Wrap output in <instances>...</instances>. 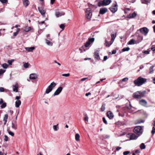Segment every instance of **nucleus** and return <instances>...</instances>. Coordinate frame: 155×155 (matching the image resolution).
<instances>
[{
  "label": "nucleus",
  "mask_w": 155,
  "mask_h": 155,
  "mask_svg": "<svg viewBox=\"0 0 155 155\" xmlns=\"http://www.w3.org/2000/svg\"><path fill=\"white\" fill-rule=\"evenodd\" d=\"M146 79L140 77L134 81V83L135 86H140L146 82Z\"/></svg>",
  "instance_id": "obj_1"
},
{
  "label": "nucleus",
  "mask_w": 155,
  "mask_h": 155,
  "mask_svg": "<svg viewBox=\"0 0 155 155\" xmlns=\"http://www.w3.org/2000/svg\"><path fill=\"white\" fill-rule=\"evenodd\" d=\"M143 126H136L134 128V132L137 135L139 136L142 134L143 132Z\"/></svg>",
  "instance_id": "obj_2"
},
{
  "label": "nucleus",
  "mask_w": 155,
  "mask_h": 155,
  "mask_svg": "<svg viewBox=\"0 0 155 155\" xmlns=\"http://www.w3.org/2000/svg\"><path fill=\"white\" fill-rule=\"evenodd\" d=\"M56 85V84L54 82L51 83L46 89L45 91V94H48L50 92L54 89Z\"/></svg>",
  "instance_id": "obj_3"
},
{
  "label": "nucleus",
  "mask_w": 155,
  "mask_h": 155,
  "mask_svg": "<svg viewBox=\"0 0 155 155\" xmlns=\"http://www.w3.org/2000/svg\"><path fill=\"white\" fill-rule=\"evenodd\" d=\"M111 2V0H103L99 2L98 3V5L99 7L106 6L109 5Z\"/></svg>",
  "instance_id": "obj_4"
},
{
  "label": "nucleus",
  "mask_w": 155,
  "mask_h": 155,
  "mask_svg": "<svg viewBox=\"0 0 155 155\" xmlns=\"http://www.w3.org/2000/svg\"><path fill=\"white\" fill-rule=\"evenodd\" d=\"M92 15V12L91 9L89 8L86 9V16L87 19H90Z\"/></svg>",
  "instance_id": "obj_5"
},
{
  "label": "nucleus",
  "mask_w": 155,
  "mask_h": 155,
  "mask_svg": "<svg viewBox=\"0 0 155 155\" xmlns=\"http://www.w3.org/2000/svg\"><path fill=\"white\" fill-rule=\"evenodd\" d=\"M109 9L113 13L116 12L117 10V3H116L115 4H113Z\"/></svg>",
  "instance_id": "obj_6"
},
{
  "label": "nucleus",
  "mask_w": 155,
  "mask_h": 155,
  "mask_svg": "<svg viewBox=\"0 0 155 155\" xmlns=\"http://www.w3.org/2000/svg\"><path fill=\"white\" fill-rule=\"evenodd\" d=\"M52 40L50 38H47L45 39V42L46 45L49 46H52L53 43L52 42Z\"/></svg>",
  "instance_id": "obj_7"
},
{
  "label": "nucleus",
  "mask_w": 155,
  "mask_h": 155,
  "mask_svg": "<svg viewBox=\"0 0 155 155\" xmlns=\"http://www.w3.org/2000/svg\"><path fill=\"white\" fill-rule=\"evenodd\" d=\"M140 31L142 34L146 36L148 33V30L147 28L143 27L140 29Z\"/></svg>",
  "instance_id": "obj_8"
},
{
  "label": "nucleus",
  "mask_w": 155,
  "mask_h": 155,
  "mask_svg": "<svg viewBox=\"0 0 155 155\" xmlns=\"http://www.w3.org/2000/svg\"><path fill=\"white\" fill-rule=\"evenodd\" d=\"M128 137H129L131 140H136L139 136H136L134 134L131 133L128 134Z\"/></svg>",
  "instance_id": "obj_9"
},
{
  "label": "nucleus",
  "mask_w": 155,
  "mask_h": 155,
  "mask_svg": "<svg viewBox=\"0 0 155 155\" xmlns=\"http://www.w3.org/2000/svg\"><path fill=\"white\" fill-rule=\"evenodd\" d=\"M140 105L144 107H147V102L144 99H141L139 101Z\"/></svg>",
  "instance_id": "obj_10"
},
{
  "label": "nucleus",
  "mask_w": 155,
  "mask_h": 155,
  "mask_svg": "<svg viewBox=\"0 0 155 155\" xmlns=\"http://www.w3.org/2000/svg\"><path fill=\"white\" fill-rule=\"evenodd\" d=\"M63 89V87H59L55 91L54 94V96L58 95L61 92Z\"/></svg>",
  "instance_id": "obj_11"
},
{
  "label": "nucleus",
  "mask_w": 155,
  "mask_h": 155,
  "mask_svg": "<svg viewBox=\"0 0 155 155\" xmlns=\"http://www.w3.org/2000/svg\"><path fill=\"white\" fill-rule=\"evenodd\" d=\"M143 39V37L140 35H138L137 36V40H136L137 42L136 43V44H138L140 42H141Z\"/></svg>",
  "instance_id": "obj_12"
},
{
  "label": "nucleus",
  "mask_w": 155,
  "mask_h": 155,
  "mask_svg": "<svg viewBox=\"0 0 155 155\" xmlns=\"http://www.w3.org/2000/svg\"><path fill=\"white\" fill-rule=\"evenodd\" d=\"M38 9L39 12L42 15L43 17H45V14L46 12V11L44 10L43 8H40V7L38 8Z\"/></svg>",
  "instance_id": "obj_13"
},
{
  "label": "nucleus",
  "mask_w": 155,
  "mask_h": 155,
  "mask_svg": "<svg viewBox=\"0 0 155 155\" xmlns=\"http://www.w3.org/2000/svg\"><path fill=\"white\" fill-rule=\"evenodd\" d=\"M65 15V13L63 12H56L55 15L57 17H59Z\"/></svg>",
  "instance_id": "obj_14"
},
{
  "label": "nucleus",
  "mask_w": 155,
  "mask_h": 155,
  "mask_svg": "<svg viewBox=\"0 0 155 155\" xmlns=\"http://www.w3.org/2000/svg\"><path fill=\"white\" fill-rule=\"evenodd\" d=\"M138 93L139 92L137 91L134 93L133 94V97L135 98H140L141 97Z\"/></svg>",
  "instance_id": "obj_15"
},
{
  "label": "nucleus",
  "mask_w": 155,
  "mask_h": 155,
  "mask_svg": "<svg viewBox=\"0 0 155 155\" xmlns=\"http://www.w3.org/2000/svg\"><path fill=\"white\" fill-rule=\"evenodd\" d=\"M107 11V9L106 8H101L100 10V13L101 14H104Z\"/></svg>",
  "instance_id": "obj_16"
},
{
  "label": "nucleus",
  "mask_w": 155,
  "mask_h": 155,
  "mask_svg": "<svg viewBox=\"0 0 155 155\" xmlns=\"http://www.w3.org/2000/svg\"><path fill=\"white\" fill-rule=\"evenodd\" d=\"M116 33H111V44H112V43L114 42V41L116 37Z\"/></svg>",
  "instance_id": "obj_17"
},
{
  "label": "nucleus",
  "mask_w": 155,
  "mask_h": 155,
  "mask_svg": "<svg viewBox=\"0 0 155 155\" xmlns=\"http://www.w3.org/2000/svg\"><path fill=\"white\" fill-rule=\"evenodd\" d=\"M107 117L110 119H112L114 117L113 114L110 111H108L107 112Z\"/></svg>",
  "instance_id": "obj_18"
},
{
  "label": "nucleus",
  "mask_w": 155,
  "mask_h": 155,
  "mask_svg": "<svg viewBox=\"0 0 155 155\" xmlns=\"http://www.w3.org/2000/svg\"><path fill=\"white\" fill-rule=\"evenodd\" d=\"M32 29H33V28L31 27L26 26L24 27V31L26 32H28Z\"/></svg>",
  "instance_id": "obj_19"
},
{
  "label": "nucleus",
  "mask_w": 155,
  "mask_h": 155,
  "mask_svg": "<svg viewBox=\"0 0 155 155\" xmlns=\"http://www.w3.org/2000/svg\"><path fill=\"white\" fill-rule=\"evenodd\" d=\"M18 84L16 83L15 85L13 86V91L16 92L18 91Z\"/></svg>",
  "instance_id": "obj_20"
},
{
  "label": "nucleus",
  "mask_w": 155,
  "mask_h": 155,
  "mask_svg": "<svg viewBox=\"0 0 155 155\" xmlns=\"http://www.w3.org/2000/svg\"><path fill=\"white\" fill-rule=\"evenodd\" d=\"M29 78L30 79H35L37 78V75L35 74H31L30 75Z\"/></svg>",
  "instance_id": "obj_21"
},
{
  "label": "nucleus",
  "mask_w": 155,
  "mask_h": 155,
  "mask_svg": "<svg viewBox=\"0 0 155 155\" xmlns=\"http://www.w3.org/2000/svg\"><path fill=\"white\" fill-rule=\"evenodd\" d=\"M137 42L136 40L134 39H132L128 42L127 44L129 45H134L136 44V43Z\"/></svg>",
  "instance_id": "obj_22"
},
{
  "label": "nucleus",
  "mask_w": 155,
  "mask_h": 155,
  "mask_svg": "<svg viewBox=\"0 0 155 155\" xmlns=\"http://www.w3.org/2000/svg\"><path fill=\"white\" fill-rule=\"evenodd\" d=\"M25 49L28 52H32L35 49V48L34 47H26Z\"/></svg>",
  "instance_id": "obj_23"
},
{
  "label": "nucleus",
  "mask_w": 155,
  "mask_h": 155,
  "mask_svg": "<svg viewBox=\"0 0 155 155\" xmlns=\"http://www.w3.org/2000/svg\"><path fill=\"white\" fill-rule=\"evenodd\" d=\"M24 5L25 7H27L29 4L28 0H22Z\"/></svg>",
  "instance_id": "obj_24"
},
{
  "label": "nucleus",
  "mask_w": 155,
  "mask_h": 155,
  "mask_svg": "<svg viewBox=\"0 0 155 155\" xmlns=\"http://www.w3.org/2000/svg\"><path fill=\"white\" fill-rule=\"evenodd\" d=\"M136 13L135 12H134L132 13L129 14L128 16V17L130 18H133L136 17Z\"/></svg>",
  "instance_id": "obj_25"
},
{
  "label": "nucleus",
  "mask_w": 155,
  "mask_h": 155,
  "mask_svg": "<svg viewBox=\"0 0 155 155\" xmlns=\"http://www.w3.org/2000/svg\"><path fill=\"white\" fill-rule=\"evenodd\" d=\"M8 115L7 114H5L3 117V121L4 122V125L6 124L7 122V120L8 118Z\"/></svg>",
  "instance_id": "obj_26"
},
{
  "label": "nucleus",
  "mask_w": 155,
  "mask_h": 155,
  "mask_svg": "<svg viewBox=\"0 0 155 155\" xmlns=\"http://www.w3.org/2000/svg\"><path fill=\"white\" fill-rule=\"evenodd\" d=\"M152 125L153 126V127L152 128L151 133L152 135H153L155 133V120H154L152 123Z\"/></svg>",
  "instance_id": "obj_27"
},
{
  "label": "nucleus",
  "mask_w": 155,
  "mask_h": 155,
  "mask_svg": "<svg viewBox=\"0 0 155 155\" xmlns=\"http://www.w3.org/2000/svg\"><path fill=\"white\" fill-rule=\"evenodd\" d=\"M95 58L99 60L100 59L99 53L98 51H96L94 52V53Z\"/></svg>",
  "instance_id": "obj_28"
},
{
  "label": "nucleus",
  "mask_w": 155,
  "mask_h": 155,
  "mask_svg": "<svg viewBox=\"0 0 155 155\" xmlns=\"http://www.w3.org/2000/svg\"><path fill=\"white\" fill-rule=\"evenodd\" d=\"M21 102L20 100L16 101L15 102V106L16 107H18L21 104Z\"/></svg>",
  "instance_id": "obj_29"
},
{
  "label": "nucleus",
  "mask_w": 155,
  "mask_h": 155,
  "mask_svg": "<svg viewBox=\"0 0 155 155\" xmlns=\"http://www.w3.org/2000/svg\"><path fill=\"white\" fill-rule=\"evenodd\" d=\"M139 92V94L140 95V96L141 97V98L143 97L145 94L146 93V91H144L143 92L141 91H137Z\"/></svg>",
  "instance_id": "obj_30"
},
{
  "label": "nucleus",
  "mask_w": 155,
  "mask_h": 155,
  "mask_svg": "<svg viewBox=\"0 0 155 155\" xmlns=\"http://www.w3.org/2000/svg\"><path fill=\"white\" fill-rule=\"evenodd\" d=\"M38 23L39 25V26L40 27L41 25H44L43 27H46V25L45 24V21H38Z\"/></svg>",
  "instance_id": "obj_31"
},
{
  "label": "nucleus",
  "mask_w": 155,
  "mask_h": 155,
  "mask_svg": "<svg viewBox=\"0 0 155 155\" xmlns=\"http://www.w3.org/2000/svg\"><path fill=\"white\" fill-rule=\"evenodd\" d=\"M12 127L13 129L15 130L17 129V124L16 121H15V123L13 122L12 123Z\"/></svg>",
  "instance_id": "obj_32"
},
{
  "label": "nucleus",
  "mask_w": 155,
  "mask_h": 155,
  "mask_svg": "<svg viewBox=\"0 0 155 155\" xmlns=\"http://www.w3.org/2000/svg\"><path fill=\"white\" fill-rule=\"evenodd\" d=\"M80 136L79 134H76L75 136V140L76 141H78L80 140Z\"/></svg>",
  "instance_id": "obj_33"
},
{
  "label": "nucleus",
  "mask_w": 155,
  "mask_h": 155,
  "mask_svg": "<svg viewBox=\"0 0 155 155\" xmlns=\"http://www.w3.org/2000/svg\"><path fill=\"white\" fill-rule=\"evenodd\" d=\"M23 67L25 68H28L29 67V64L28 62H23Z\"/></svg>",
  "instance_id": "obj_34"
},
{
  "label": "nucleus",
  "mask_w": 155,
  "mask_h": 155,
  "mask_svg": "<svg viewBox=\"0 0 155 155\" xmlns=\"http://www.w3.org/2000/svg\"><path fill=\"white\" fill-rule=\"evenodd\" d=\"M5 70L2 69H0V76H2L3 74L5 72ZM2 77H0V78Z\"/></svg>",
  "instance_id": "obj_35"
},
{
  "label": "nucleus",
  "mask_w": 155,
  "mask_h": 155,
  "mask_svg": "<svg viewBox=\"0 0 155 155\" xmlns=\"http://www.w3.org/2000/svg\"><path fill=\"white\" fill-rule=\"evenodd\" d=\"M20 31V29L19 28H18L17 29V31L15 32L14 33H13V35L14 36H16L18 34V32H19V31Z\"/></svg>",
  "instance_id": "obj_36"
},
{
  "label": "nucleus",
  "mask_w": 155,
  "mask_h": 155,
  "mask_svg": "<svg viewBox=\"0 0 155 155\" xmlns=\"http://www.w3.org/2000/svg\"><path fill=\"white\" fill-rule=\"evenodd\" d=\"M130 48L128 47H126V48H123L122 49V51L123 52H124V51H128L130 50Z\"/></svg>",
  "instance_id": "obj_37"
},
{
  "label": "nucleus",
  "mask_w": 155,
  "mask_h": 155,
  "mask_svg": "<svg viewBox=\"0 0 155 155\" xmlns=\"http://www.w3.org/2000/svg\"><path fill=\"white\" fill-rule=\"evenodd\" d=\"M8 65L6 64V63H4L2 65V67L4 68H5V69H6L8 68Z\"/></svg>",
  "instance_id": "obj_38"
},
{
  "label": "nucleus",
  "mask_w": 155,
  "mask_h": 155,
  "mask_svg": "<svg viewBox=\"0 0 155 155\" xmlns=\"http://www.w3.org/2000/svg\"><path fill=\"white\" fill-rule=\"evenodd\" d=\"M53 128L54 131H57L58 129V125H55L53 126Z\"/></svg>",
  "instance_id": "obj_39"
},
{
  "label": "nucleus",
  "mask_w": 155,
  "mask_h": 155,
  "mask_svg": "<svg viewBox=\"0 0 155 155\" xmlns=\"http://www.w3.org/2000/svg\"><path fill=\"white\" fill-rule=\"evenodd\" d=\"M154 67V66H151L150 68V73H153V68Z\"/></svg>",
  "instance_id": "obj_40"
},
{
  "label": "nucleus",
  "mask_w": 155,
  "mask_h": 155,
  "mask_svg": "<svg viewBox=\"0 0 155 155\" xmlns=\"http://www.w3.org/2000/svg\"><path fill=\"white\" fill-rule=\"evenodd\" d=\"M140 147L141 149H144L145 148V146L144 143H142L140 145Z\"/></svg>",
  "instance_id": "obj_41"
},
{
  "label": "nucleus",
  "mask_w": 155,
  "mask_h": 155,
  "mask_svg": "<svg viewBox=\"0 0 155 155\" xmlns=\"http://www.w3.org/2000/svg\"><path fill=\"white\" fill-rule=\"evenodd\" d=\"M112 44H111V42H110V44H109V42L107 41V40H105V45L107 47H109Z\"/></svg>",
  "instance_id": "obj_42"
},
{
  "label": "nucleus",
  "mask_w": 155,
  "mask_h": 155,
  "mask_svg": "<svg viewBox=\"0 0 155 155\" xmlns=\"http://www.w3.org/2000/svg\"><path fill=\"white\" fill-rule=\"evenodd\" d=\"M105 104H103L101 108V110L102 111H103L105 110Z\"/></svg>",
  "instance_id": "obj_43"
},
{
  "label": "nucleus",
  "mask_w": 155,
  "mask_h": 155,
  "mask_svg": "<svg viewBox=\"0 0 155 155\" xmlns=\"http://www.w3.org/2000/svg\"><path fill=\"white\" fill-rule=\"evenodd\" d=\"M84 120L87 121H88V117L87 114L84 115Z\"/></svg>",
  "instance_id": "obj_44"
},
{
  "label": "nucleus",
  "mask_w": 155,
  "mask_h": 155,
  "mask_svg": "<svg viewBox=\"0 0 155 155\" xmlns=\"http://www.w3.org/2000/svg\"><path fill=\"white\" fill-rule=\"evenodd\" d=\"M144 122V121L142 120H138L137 122L136 123V124H140L141 123H143Z\"/></svg>",
  "instance_id": "obj_45"
},
{
  "label": "nucleus",
  "mask_w": 155,
  "mask_h": 155,
  "mask_svg": "<svg viewBox=\"0 0 155 155\" xmlns=\"http://www.w3.org/2000/svg\"><path fill=\"white\" fill-rule=\"evenodd\" d=\"M94 38H90L89 39L88 41L89 42H90L91 44V43L93 42L94 41Z\"/></svg>",
  "instance_id": "obj_46"
},
{
  "label": "nucleus",
  "mask_w": 155,
  "mask_h": 155,
  "mask_svg": "<svg viewBox=\"0 0 155 155\" xmlns=\"http://www.w3.org/2000/svg\"><path fill=\"white\" fill-rule=\"evenodd\" d=\"M6 103H3L1 106V108L2 109L6 107Z\"/></svg>",
  "instance_id": "obj_47"
},
{
  "label": "nucleus",
  "mask_w": 155,
  "mask_h": 155,
  "mask_svg": "<svg viewBox=\"0 0 155 155\" xmlns=\"http://www.w3.org/2000/svg\"><path fill=\"white\" fill-rule=\"evenodd\" d=\"M8 134L10 135H11V136H12V137H13L14 136V134L13 133V132H12L10 130L8 131Z\"/></svg>",
  "instance_id": "obj_48"
},
{
  "label": "nucleus",
  "mask_w": 155,
  "mask_h": 155,
  "mask_svg": "<svg viewBox=\"0 0 155 155\" xmlns=\"http://www.w3.org/2000/svg\"><path fill=\"white\" fill-rule=\"evenodd\" d=\"M90 42H89L88 41L87 42L85 43V47H87L89 46V45H90Z\"/></svg>",
  "instance_id": "obj_49"
},
{
  "label": "nucleus",
  "mask_w": 155,
  "mask_h": 155,
  "mask_svg": "<svg viewBox=\"0 0 155 155\" xmlns=\"http://www.w3.org/2000/svg\"><path fill=\"white\" fill-rule=\"evenodd\" d=\"M14 61V60H8V64L11 65L12 64V63Z\"/></svg>",
  "instance_id": "obj_50"
},
{
  "label": "nucleus",
  "mask_w": 155,
  "mask_h": 155,
  "mask_svg": "<svg viewBox=\"0 0 155 155\" xmlns=\"http://www.w3.org/2000/svg\"><path fill=\"white\" fill-rule=\"evenodd\" d=\"M65 27L64 25L63 24H61L60 25V28L62 29V30H64Z\"/></svg>",
  "instance_id": "obj_51"
},
{
  "label": "nucleus",
  "mask_w": 155,
  "mask_h": 155,
  "mask_svg": "<svg viewBox=\"0 0 155 155\" xmlns=\"http://www.w3.org/2000/svg\"><path fill=\"white\" fill-rule=\"evenodd\" d=\"M0 1L2 4H4L7 3L8 0H0Z\"/></svg>",
  "instance_id": "obj_52"
},
{
  "label": "nucleus",
  "mask_w": 155,
  "mask_h": 155,
  "mask_svg": "<svg viewBox=\"0 0 155 155\" xmlns=\"http://www.w3.org/2000/svg\"><path fill=\"white\" fill-rule=\"evenodd\" d=\"M8 138L6 135L4 136V140L5 141H7L8 140Z\"/></svg>",
  "instance_id": "obj_53"
},
{
  "label": "nucleus",
  "mask_w": 155,
  "mask_h": 155,
  "mask_svg": "<svg viewBox=\"0 0 155 155\" xmlns=\"http://www.w3.org/2000/svg\"><path fill=\"white\" fill-rule=\"evenodd\" d=\"M103 122L106 124H107V120H106L105 117H104L103 118Z\"/></svg>",
  "instance_id": "obj_54"
},
{
  "label": "nucleus",
  "mask_w": 155,
  "mask_h": 155,
  "mask_svg": "<svg viewBox=\"0 0 155 155\" xmlns=\"http://www.w3.org/2000/svg\"><path fill=\"white\" fill-rule=\"evenodd\" d=\"M70 75V74L69 73H68L66 74H62V76L64 77H68Z\"/></svg>",
  "instance_id": "obj_55"
},
{
  "label": "nucleus",
  "mask_w": 155,
  "mask_h": 155,
  "mask_svg": "<svg viewBox=\"0 0 155 155\" xmlns=\"http://www.w3.org/2000/svg\"><path fill=\"white\" fill-rule=\"evenodd\" d=\"M150 51H145L143 52V53L145 54H148L150 53Z\"/></svg>",
  "instance_id": "obj_56"
},
{
  "label": "nucleus",
  "mask_w": 155,
  "mask_h": 155,
  "mask_svg": "<svg viewBox=\"0 0 155 155\" xmlns=\"http://www.w3.org/2000/svg\"><path fill=\"white\" fill-rule=\"evenodd\" d=\"M130 153V152L128 151H124L123 152L124 155H127Z\"/></svg>",
  "instance_id": "obj_57"
},
{
  "label": "nucleus",
  "mask_w": 155,
  "mask_h": 155,
  "mask_svg": "<svg viewBox=\"0 0 155 155\" xmlns=\"http://www.w3.org/2000/svg\"><path fill=\"white\" fill-rule=\"evenodd\" d=\"M128 80V78H123L122 80V81H127Z\"/></svg>",
  "instance_id": "obj_58"
},
{
  "label": "nucleus",
  "mask_w": 155,
  "mask_h": 155,
  "mask_svg": "<svg viewBox=\"0 0 155 155\" xmlns=\"http://www.w3.org/2000/svg\"><path fill=\"white\" fill-rule=\"evenodd\" d=\"M0 92H3L4 91V89L3 87H0Z\"/></svg>",
  "instance_id": "obj_59"
},
{
  "label": "nucleus",
  "mask_w": 155,
  "mask_h": 155,
  "mask_svg": "<svg viewBox=\"0 0 155 155\" xmlns=\"http://www.w3.org/2000/svg\"><path fill=\"white\" fill-rule=\"evenodd\" d=\"M121 147H117L116 148V149L117 151H119L121 149Z\"/></svg>",
  "instance_id": "obj_60"
},
{
  "label": "nucleus",
  "mask_w": 155,
  "mask_h": 155,
  "mask_svg": "<svg viewBox=\"0 0 155 155\" xmlns=\"http://www.w3.org/2000/svg\"><path fill=\"white\" fill-rule=\"evenodd\" d=\"M107 58V56H104V59L103 60V61H105Z\"/></svg>",
  "instance_id": "obj_61"
},
{
  "label": "nucleus",
  "mask_w": 155,
  "mask_h": 155,
  "mask_svg": "<svg viewBox=\"0 0 155 155\" xmlns=\"http://www.w3.org/2000/svg\"><path fill=\"white\" fill-rule=\"evenodd\" d=\"M20 96H16L15 98V99L17 100L16 101L19 100V99H20Z\"/></svg>",
  "instance_id": "obj_62"
},
{
  "label": "nucleus",
  "mask_w": 155,
  "mask_h": 155,
  "mask_svg": "<svg viewBox=\"0 0 155 155\" xmlns=\"http://www.w3.org/2000/svg\"><path fill=\"white\" fill-rule=\"evenodd\" d=\"M112 54H114L116 53V50H114L112 51Z\"/></svg>",
  "instance_id": "obj_63"
},
{
  "label": "nucleus",
  "mask_w": 155,
  "mask_h": 155,
  "mask_svg": "<svg viewBox=\"0 0 155 155\" xmlns=\"http://www.w3.org/2000/svg\"><path fill=\"white\" fill-rule=\"evenodd\" d=\"M91 94V93L90 92H88L87 93H86L85 94V96H88V95H90Z\"/></svg>",
  "instance_id": "obj_64"
}]
</instances>
